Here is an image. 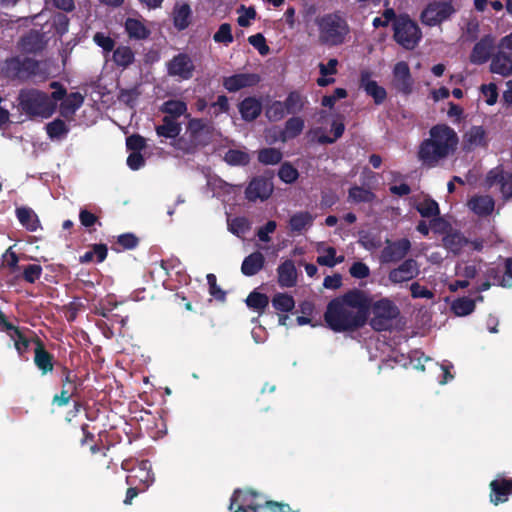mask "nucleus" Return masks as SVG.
Here are the masks:
<instances>
[{
    "label": "nucleus",
    "instance_id": "58",
    "mask_svg": "<svg viewBox=\"0 0 512 512\" xmlns=\"http://www.w3.org/2000/svg\"><path fill=\"white\" fill-rule=\"evenodd\" d=\"M116 244L124 250H132L139 245V238L133 233H124L117 237Z\"/></svg>",
    "mask_w": 512,
    "mask_h": 512
},
{
    "label": "nucleus",
    "instance_id": "35",
    "mask_svg": "<svg viewBox=\"0 0 512 512\" xmlns=\"http://www.w3.org/2000/svg\"><path fill=\"white\" fill-rule=\"evenodd\" d=\"M416 210L424 218H431V225L435 226L436 223L442 222L441 218H436L440 214L438 203L431 198L424 199L422 202L416 205Z\"/></svg>",
    "mask_w": 512,
    "mask_h": 512
},
{
    "label": "nucleus",
    "instance_id": "13",
    "mask_svg": "<svg viewBox=\"0 0 512 512\" xmlns=\"http://www.w3.org/2000/svg\"><path fill=\"white\" fill-rule=\"evenodd\" d=\"M420 273L419 264L413 258L405 259L398 267L388 273V279L393 284H401L416 278Z\"/></svg>",
    "mask_w": 512,
    "mask_h": 512
},
{
    "label": "nucleus",
    "instance_id": "26",
    "mask_svg": "<svg viewBox=\"0 0 512 512\" xmlns=\"http://www.w3.org/2000/svg\"><path fill=\"white\" fill-rule=\"evenodd\" d=\"M490 71L503 77L511 75L512 57L507 55V53L504 51H499L492 57Z\"/></svg>",
    "mask_w": 512,
    "mask_h": 512
},
{
    "label": "nucleus",
    "instance_id": "21",
    "mask_svg": "<svg viewBox=\"0 0 512 512\" xmlns=\"http://www.w3.org/2000/svg\"><path fill=\"white\" fill-rule=\"evenodd\" d=\"M19 47L27 54L39 53L45 47L44 36L39 31L30 30L21 38Z\"/></svg>",
    "mask_w": 512,
    "mask_h": 512
},
{
    "label": "nucleus",
    "instance_id": "55",
    "mask_svg": "<svg viewBox=\"0 0 512 512\" xmlns=\"http://www.w3.org/2000/svg\"><path fill=\"white\" fill-rule=\"evenodd\" d=\"M140 96V91L137 87H133L130 89H121L118 94V100L127 106L133 108L135 106L136 100Z\"/></svg>",
    "mask_w": 512,
    "mask_h": 512
},
{
    "label": "nucleus",
    "instance_id": "50",
    "mask_svg": "<svg viewBox=\"0 0 512 512\" xmlns=\"http://www.w3.org/2000/svg\"><path fill=\"white\" fill-rule=\"evenodd\" d=\"M331 131L333 132V137H330L326 134H321L316 139L317 143H319L321 145L335 143L344 134V131H345L344 123L341 121L340 122L333 121L331 124Z\"/></svg>",
    "mask_w": 512,
    "mask_h": 512
},
{
    "label": "nucleus",
    "instance_id": "60",
    "mask_svg": "<svg viewBox=\"0 0 512 512\" xmlns=\"http://www.w3.org/2000/svg\"><path fill=\"white\" fill-rule=\"evenodd\" d=\"M249 228L250 223L245 217H235L231 223H229V230L237 236L245 234Z\"/></svg>",
    "mask_w": 512,
    "mask_h": 512
},
{
    "label": "nucleus",
    "instance_id": "43",
    "mask_svg": "<svg viewBox=\"0 0 512 512\" xmlns=\"http://www.w3.org/2000/svg\"><path fill=\"white\" fill-rule=\"evenodd\" d=\"M46 133L50 139H62L69 133V127L60 118L54 119L53 121L46 124Z\"/></svg>",
    "mask_w": 512,
    "mask_h": 512
},
{
    "label": "nucleus",
    "instance_id": "27",
    "mask_svg": "<svg viewBox=\"0 0 512 512\" xmlns=\"http://www.w3.org/2000/svg\"><path fill=\"white\" fill-rule=\"evenodd\" d=\"M9 326L10 329H2V331L6 332V334L14 341L15 349L20 356H23L28 352L32 340H30L18 326H15L11 322L9 323Z\"/></svg>",
    "mask_w": 512,
    "mask_h": 512
},
{
    "label": "nucleus",
    "instance_id": "3",
    "mask_svg": "<svg viewBox=\"0 0 512 512\" xmlns=\"http://www.w3.org/2000/svg\"><path fill=\"white\" fill-rule=\"evenodd\" d=\"M318 41L326 47H339L350 37V25L341 11H334L315 19Z\"/></svg>",
    "mask_w": 512,
    "mask_h": 512
},
{
    "label": "nucleus",
    "instance_id": "33",
    "mask_svg": "<svg viewBox=\"0 0 512 512\" xmlns=\"http://www.w3.org/2000/svg\"><path fill=\"white\" fill-rule=\"evenodd\" d=\"M181 130V124L171 117H163L162 124L155 127L156 134L166 139L178 137Z\"/></svg>",
    "mask_w": 512,
    "mask_h": 512
},
{
    "label": "nucleus",
    "instance_id": "36",
    "mask_svg": "<svg viewBox=\"0 0 512 512\" xmlns=\"http://www.w3.org/2000/svg\"><path fill=\"white\" fill-rule=\"evenodd\" d=\"M314 217L308 211L293 214L289 219V229L293 233H301L313 224Z\"/></svg>",
    "mask_w": 512,
    "mask_h": 512
},
{
    "label": "nucleus",
    "instance_id": "47",
    "mask_svg": "<svg viewBox=\"0 0 512 512\" xmlns=\"http://www.w3.org/2000/svg\"><path fill=\"white\" fill-rule=\"evenodd\" d=\"M224 161L231 166H246L250 162V156L245 151L229 149L224 155Z\"/></svg>",
    "mask_w": 512,
    "mask_h": 512
},
{
    "label": "nucleus",
    "instance_id": "12",
    "mask_svg": "<svg viewBox=\"0 0 512 512\" xmlns=\"http://www.w3.org/2000/svg\"><path fill=\"white\" fill-rule=\"evenodd\" d=\"M195 65L187 53H179L167 63L169 76L178 77L181 80H189L193 77Z\"/></svg>",
    "mask_w": 512,
    "mask_h": 512
},
{
    "label": "nucleus",
    "instance_id": "18",
    "mask_svg": "<svg viewBox=\"0 0 512 512\" xmlns=\"http://www.w3.org/2000/svg\"><path fill=\"white\" fill-rule=\"evenodd\" d=\"M273 191L272 184L264 177H254L245 190V196L249 201L257 199L266 200Z\"/></svg>",
    "mask_w": 512,
    "mask_h": 512
},
{
    "label": "nucleus",
    "instance_id": "8",
    "mask_svg": "<svg viewBox=\"0 0 512 512\" xmlns=\"http://www.w3.org/2000/svg\"><path fill=\"white\" fill-rule=\"evenodd\" d=\"M456 9L451 1L433 0L427 4L420 15L421 22L429 27H434L449 20Z\"/></svg>",
    "mask_w": 512,
    "mask_h": 512
},
{
    "label": "nucleus",
    "instance_id": "48",
    "mask_svg": "<svg viewBox=\"0 0 512 512\" xmlns=\"http://www.w3.org/2000/svg\"><path fill=\"white\" fill-rule=\"evenodd\" d=\"M272 306L280 312H290L295 307L293 296L287 293H277L272 298Z\"/></svg>",
    "mask_w": 512,
    "mask_h": 512
},
{
    "label": "nucleus",
    "instance_id": "16",
    "mask_svg": "<svg viewBox=\"0 0 512 512\" xmlns=\"http://www.w3.org/2000/svg\"><path fill=\"white\" fill-rule=\"evenodd\" d=\"M495 48V39L488 34L483 36L473 47L470 54L472 64L481 65L486 63L492 56Z\"/></svg>",
    "mask_w": 512,
    "mask_h": 512
},
{
    "label": "nucleus",
    "instance_id": "30",
    "mask_svg": "<svg viewBox=\"0 0 512 512\" xmlns=\"http://www.w3.org/2000/svg\"><path fill=\"white\" fill-rule=\"evenodd\" d=\"M124 28L129 38L135 40H145L150 36V30L145 24L136 18H127L124 24Z\"/></svg>",
    "mask_w": 512,
    "mask_h": 512
},
{
    "label": "nucleus",
    "instance_id": "40",
    "mask_svg": "<svg viewBox=\"0 0 512 512\" xmlns=\"http://www.w3.org/2000/svg\"><path fill=\"white\" fill-rule=\"evenodd\" d=\"M476 307V300L463 296L455 299L451 304V310L456 316H467L471 314Z\"/></svg>",
    "mask_w": 512,
    "mask_h": 512
},
{
    "label": "nucleus",
    "instance_id": "10",
    "mask_svg": "<svg viewBox=\"0 0 512 512\" xmlns=\"http://www.w3.org/2000/svg\"><path fill=\"white\" fill-rule=\"evenodd\" d=\"M386 246L380 254L381 263H396L405 260L411 249V242L408 238H401L396 241L386 239Z\"/></svg>",
    "mask_w": 512,
    "mask_h": 512
},
{
    "label": "nucleus",
    "instance_id": "51",
    "mask_svg": "<svg viewBox=\"0 0 512 512\" xmlns=\"http://www.w3.org/2000/svg\"><path fill=\"white\" fill-rule=\"evenodd\" d=\"M286 114L283 102L279 100L273 101L265 110V116L270 122H278L282 120Z\"/></svg>",
    "mask_w": 512,
    "mask_h": 512
},
{
    "label": "nucleus",
    "instance_id": "32",
    "mask_svg": "<svg viewBox=\"0 0 512 512\" xmlns=\"http://www.w3.org/2000/svg\"><path fill=\"white\" fill-rule=\"evenodd\" d=\"M84 97L79 92L68 94L60 103V114L65 118H69L82 106Z\"/></svg>",
    "mask_w": 512,
    "mask_h": 512
},
{
    "label": "nucleus",
    "instance_id": "11",
    "mask_svg": "<svg viewBox=\"0 0 512 512\" xmlns=\"http://www.w3.org/2000/svg\"><path fill=\"white\" fill-rule=\"evenodd\" d=\"M187 133L192 143L205 146L213 133L214 127L210 120L203 118H190L187 126Z\"/></svg>",
    "mask_w": 512,
    "mask_h": 512
},
{
    "label": "nucleus",
    "instance_id": "57",
    "mask_svg": "<svg viewBox=\"0 0 512 512\" xmlns=\"http://www.w3.org/2000/svg\"><path fill=\"white\" fill-rule=\"evenodd\" d=\"M230 109L228 98L226 95H219L217 101L211 103L209 113L218 117L222 113H227Z\"/></svg>",
    "mask_w": 512,
    "mask_h": 512
},
{
    "label": "nucleus",
    "instance_id": "31",
    "mask_svg": "<svg viewBox=\"0 0 512 512\" xmlns=\"http://www.w3.org/2000/svg\"><path fill=\"white\" fill-rule=\"evenodd\" d=\"M16 216L20 224L30 232H35L40 227L37 214L29 207L22 206L17 208Z\"/></svg>",
    "mask_w": 512,
    "mask_h": 512
},
{
    "label": "nucleus",
    "instance_id": "41",
    "mask_svg": "<svg viewBox=\"0 0 512 512\" xmlns=\"http://www.w3.org/2000/svg\"><path fill=\"white\" fill-rule=\"evenodd\" d=\"M468 243L467 238H465L460 232L455 231L447 234L443 237V245L446 249L451 251L454 254L460 253L462 248Z\"/></svg>",
    "mask_w": 512,
    "mask_h": 512
},
{
    "label": "nucleus",
    "instance_id": "6",
    "mask_svg": "<svg viewBox=\"0 0 512 512\" xmlns=\"http://www.w3.org/2000/svg\"><path fill=\"white\" fill-rule=\"evenodd\" d=\"M392 27L395 42L407 50H413L422 38L418 24L406 14L399 15Z\"/></svg>",
    "mask_w": 512,
    "mask_h": 512
},
{
    "label": "nucleus",
    "instance_id": "59",
    "mask_svg": "<svg viewBox=\"0 0 512 512\" xmlns=\"http://www.w3.org/2000/svg\"><path fill=\"white\" fill-rule=\"evenodd\" d=\"M480 91L486 98L485 101L488 105L492 106L497 102L499 94L497 85L495 83L491 82L489 84H482Z\"/></svg>",
    "mask_w": 512,
    "mask_h": 512
},
{
    "label": "nucleus",
    "instance_id": "62",
    "mask_svg": "<svg viewBox=\"0 0 512 512\" xmlns=\"http://www.w3.org/2000/svg\"><path fill=\"white\" fill-rule=\"evenodd\" d=\"M348 95L347 90L344 88H336L332 94L322 97L321 105L324 107L332 108L335 103Z\"/></svg>",
    "mask_w": 512,
    "mask_h": 512
},
{
    "label": "nucleus",
    "instance_id": "4",
    "mask_svg": "<svg viewBox=\"0 0 512 512\" xmlns=\"http://www.w3.org/2000/svg\"><path fill=\"white\" fill-rule=\"evenodd\" d=\"M21 111L29 118H50L57 109V104L46 92L35 88L21 89L18 95Z\"/></svg>",
    "mask_w": 512,
    "mask_h": 512
},
{
    "label": "nucleus",
    "instance_id": "44",
    "mask_svg": "<svg viewBox=\"0 0 512 512\" xmlns=\"http://www.w3.org/2000/svg\"><path fill=\"white\" fill-rule=\"evenodd\" d=\"M150 481L149 471L142 467L132 470L126 477L127 485H139L144 490L149 486Z\"/></svg>",
    "mask_w": 512,
    "mask_h": 512
},
{
    "label": "nucleus",
    "instance_id": "14",
    "mask_svg": "<svg viewBox=\"0 0 512 512\" xmlns=\"http://www.w3.org/2000/svg\"><path fill=\"white\" fill-rule=\"evenodd\" d=\"M488 187L498 185L504 199L512 198V173H506L501 166L491 169L486 175Z\"/></svg>",
    "mask_w": 512,
    "mask_h": 512
},
{
    "label": "nucleus",
    "instance_id": "42",
    "mask_svg": "<svg viewBox=\"0 0 512 512\" xmlns=\"http://www.w3.org/2000/svg\"><path fill=\"white\" fill-rule=\"evenodd\" d=\"M376 195L369 189L360 186H352L348 191V200L353 203H371Z\"/></svg>",
    "mask_w": 512,
    "mask_h": 512
},
{
    "label": "nucleus",
    "instance_id": "54",
    "mask_svg": "<svg viewBox=\"0 0 512 512\" xmlns=\"http://www.w3.org/2000/svg\"><path fill=\"white\" fill-rule=\"evenodd\" d=\"M42 267L38 264H29L23 267L22 278L25 282L34 284L41 278Z\"/></svg>",
    "mask_w": 512,
    "mask_h": 512
},
{
    "label": "nucleus",
    "instance_id": "1",
    "mask_svg": "<svg viewBox=\"0 0 512 512\" xmlns=\"http://www.w3.org/2000/svg\"><path fill=\"white\" fill-rule=\"evenodd\" d=\"M370 308L371 298L362 290L352 289L327 304L324 321L334 332H354L367 323Z\"/></svg>",
    "mask_w": 512,
    "mask_h": 512
},
{
    "label": "nucleus",
    "instance_id": "38",
    "mask_svg": "<svg viewBox=\"0 0 512 512\" xmlns=\"http://www.w3.org/2000/svg\"><path fill=\"white\" fill-rule=\"evenodd\" d=\"M283 102L287 114H298L305 107V98L298 91H291Z\"/></svg>",
    "mask_w": 512,
    "mask_h": 512
},
{
    "label": "nucleus",
    "instance_id": "29",
    "mask_svg": "<svg viewBox=\"0 0 512 512\" xmlns=\"http://www.w3.org/2000/svg\"><path fill=\"white\" fill-rule=\"evenodd\" d=\"M305 127L304 119L298 116L289 118L280 132V140L286 142L299 136Z\"/></svg>",
    "mask_w": 512,
    "mask_h": 512
},
{
    "label": "nucleus",
    "instance_id": "23",
    "mask_svg": "<svg viewBox=\"0 0 512 512\" xmlns=\"http://www.w3.org/2000/svg\"><path fill=\"white\" fill-rule=\"evenodd\" d=\"M469 209L479 217H487L495 208V201L489 195H476L468 201Z\"/></svg>",
    "mask_w": 512,
    "mask_h": 512
},
{
    "label": "nucleus",
    "instance_id": "64",
    "mask_svg": "<svg viewBox=\"0 0 512 512\" xmlns=\"http://www.w3.org/2000/svg\"><path fill=\"white\" fill-rule=\"evenodd\" d=\"M485 130L482 126H473L466 134L467 141L472 145H482L485 140Z\"/></svg>",
    "mask_w": 512,
    "mask_h": 512
},
{
    "label": "nucleus",
    "instance_id": "61",
    "mask_svg": "<svg viewBox=\"0 0 512 512\" xmlns=\"http://www.w3.org/2000/svg\"><path fill=\"white\" fill-rule=\"evenodd\" d=\"M248 42L258 50L259 54L265 56L269 53L270 48L266 43V39L261 33H257L248 37Z\"/></svg>",
    "mask_w": 512,
    "mask_h": 512
},
{
    "label": "nucleus",
    "instance_id": "7",
    "mask_svg": "<svg viewBox=\"0 0 512 512\" xmlns=\"http://www.w3.org/2000/svg\"><path fill=\"white\" fill-rule=\"evenodd\" d=\"M39 62L35 59L19 56L11 57L5 60L2 73L4 77L10 80L26 82L38 73Z\"/></svg>",
    "mask_w": 512,
    "mask_h": 512
},
{
    "label": "nucleus",
    "instance_id": "28",
    "mask_svg": "<svg viewBox=\"0 0 512 512\" xmlns=\"http://www.w3.org/2000/svg\"><path fill=\"white\" fill-rule=\"evenodd\" d=\"M187 110L188 107L186 102L178 99H169L163 102L159 107V111L166 114L164 117H171L175 120L183 115L189 117L190 115L187 114Z\"/></svg>",
    "mask_w": 512,
    "mask_h": 512
},
{
    "label": "nucleus",
    "instance_id": "22",
    "mask_svg": "<svg viewBox=\"0 0 512 512\" xmlns=\"http://www.w3.org/2000/svg\"><path fill=\"white\" fill-rule=\"evenodd\" d=\"M238 109L244 121L252 122L261 115L263 108L259 99L249 96L238 104Z\"/></svg>",
    "mask_w": 512,
    "mask_h": 512
},
{
    "label": "nucleus",
    "instance_id": "45",
    "mask_svg": "<svg viewBox=\"0 0 512 512\" xmlns=\"http://www.w3.org/2000/svg\"><path fill=\"white\" fill-rule=\"evenodd\" d=\"M358 243L366 250L372 251L382 246V240L379 233L371 231H360Z\"/></svg>",
    "mask_w": 512,
    "mask_h": 512
},
{
    "label": "nucleus",
    "instance_id": "5",
    "mask_svg": "<svg viewBox=\"0 0 512 512\" xmlns=\"http://www.w3.org/2000/svg\"><path fill=\"white\" fill-rule=\"evenodd\" d=\"M370 326L377 332L390 331L393 321L400 315L398 306L388 298H382L376 302L371 301Z\"/></svg>",
    "mask_w": 512,
    "mask_h": 512
},
{
    "label": "nucleus",
    "instance_id": "49",
    "mask_svg": "<svg viewBox=\"0 0 512 512\" xmlns=\"http://www.w3.org/2000/svg\"><path fill=\"white\" fill-rule=\"evenodd\" d=\"M282 158L283 154L277 148H263L258 152V161L264 165H276Z\"/></svg>",
    "mask_w": 512,
    "mask_h": 512
},
{
    "label": "nucleus",
    "instance_id": "39",
    "mask_svg": "<svg viewBox=\"0 0 512 512\" xmlns=\"http://www.w3.org/2000/svg\"><path fill=\"white\" fill-rule=\"evenodd\" d=\"M60 375L61 388L78 392V389L82 386V381L74 371L62 365L60 367Z\"/></svg>",
    "mask_w": 512,
    "mask_h": 512
},
{
    "label": "nucleus",
    "instance_id": "25",
    "mask_svg": "<svg viewBox=\"0 0 512 512\" xmlns=\"http://www.w3.org/2000/svg\"><path fill=\"white\" fill-rule=\"evenodd\" d=\"M265 266V257L260 251H255L246 256L241 264V272L247 277L259 273Z\"/></svg>",
    "mask_w": 512,
    "mask_h": 512
},
{
    "label": "nucleus",
    "instance_id": "24",
    "mask_svg": "<svg viewBox=\"0 0 512 512\" xmlns=\"http://www.w3.org/2000/svg\"><path fill=\"white\" fill-rule=\"evenodd\" d=\"M278 284L281 287L291 288L297 283V270L293 260L287 259L278 268Z\"/></svg>",
    "mask_w": 512,
    "mask_h": 512
},
{
    "label": "nucleus",
    "instance_id": "20",
    "mask_svg": "<svg viewBox=\"0 0 512 512\" xmlns=\"http://www.w3.org/2000/svg\"><path fill=\"white\" fill-rule=\"evenodd\" d=\"M490 501L494 505H499L508 501L509 496L512 495V478L510 479H495L490 482Z\"/></svg>",
    "mask_w": 512,
    "mask_h": 512
},
{
    "label": "nucleus",
    "instance_id": "34",
    "mask_svg": "<svg viewBox=\"0 0 512 512\" xmlns=\"http://www.w3.org/2000/svg\"><path fill=\"white\" fill-rule=\"evenodd\" d=\"M192 10L188 3L176 5L173 10V24L179 31L186 29L191 23Z\"/></svg>",
    "mask_w": 512,
    "mask_h": 512
},
{
    "label": "nucleus",
    "instance_id": "9",
    "mask_svg": "<svg viewBox=\"0 0 512 512\" xmlns=\"http://www.w3.org/2000/svg\"><path fill=\"white\" fill-rule=\"evenodd\" d=\"M391 85L397 93L403 96H409L413 93L415 80L412 77L410 67L407 62H397L392 70Z\"/></svg>",
    "mask_w": 512,
    "mask_h": 512
},
{
    "label": "nucleus",
    "instance_id": "37",
    "mask_svg": "<svg viewBox=\"0 0 512 512\" xmlns=\"http://www.w3.org/2000/svg\"><path fill=\"white\" fill-rule=\"evenodd\" d=\"M114 63L123 69L128 68L135 61V53L129 46L120 45L113 50Z\"/></svg>",
    "mask_w": 512,
    "mask_h": 512
},
{
    "label": "nucleus",
    "instance_id": "53",
    "mask_svg": "<svg viewBox=\"0 0 512 512\" xmlns=\"http://www.w3.org/2000/svg\"><path fill=\"white\" fill-rule=\"evenodd\" d=\"M216 43L228 45L233 42L232 28L229 23H223L219 26L217 32L213 35Z\"/></svg>",
    "mask_w": 512,
    "mask_h": 512
},
{
    "label": "nucleus",
    "instance_id": "46",
    "mask_svg": "<svg viewBox=\"0 0 512 512\" xmlns=\"http://www.w3.org/2000/svg\"><path fill=\"white\" fill-rule=\"evenodd\" d=\"M246 305L258 313L264 312L269 304V298L266 294L252 291L245 300Z\"/></svg>",
    "mask_w": 512,
    "mask_h": 512
},
{
    "label": "nucleus",
    "instance_id": "15",
    "mask_svg": "<svg viewBox=\"0 0 512 512\" xmlns=\"http://www.w3.org/2000/svg\"><path fill=\"white\" fill-rule=\"evenodd\" d=\"M260 80V76L256 73H237L224 77L222 85L228 92L235 93L241 89L258 85Z\"/></svg>",
    "mask_w": 512,
    "mask_h": 512
},
{
    "label": "nucleus",
    "instance_id": "2",
    "mask_svg": "<svg viewBox=\"0 0 512 512\" xmlns=\"http://www.w3.org/2000/svg\"><path fill=\"white\" fill-rule=\"evenodd\" d=\"M458 142L459 138L453 128L446 124L434 125L429 130V138L419 145L418 160L423 166L434 168L456 151Z\"/></svg>",
    "mask_w": 512,
    "mask_h": 512
},
{
    "label": "nucleus",
    "instance_id": "56",
    "mask_svg": "<svg viewBox=\"0 0 512 512\" xmlns=\"http://www.w3.org/2000/svg\"><path fill=\"white\" fill-rule=\"evenodd\" d=\"M343 259V256L336 258V249L334 247H328L326 254L317 258V263L321 266L334 267L336 264L341 263Z\"/></svg>",
    "mask_w": 512,
    "mask_h": 512
},
{
    "label": "nucleus",
    "instance_id": "17",
    "mask_svg": "<svg viewBox=\"0 0 512 512\" xmlns=\"http://www.w3.org/2000/svg\"><path fill=\"white\" fill-rule=\"evenodd\" d=\"M372 73L368 70L361 71L359 86L365 93L373 98L376 105L382 104L387 98V92L377 81L372 80Z\"/></svg>",
    "mask_w": 512,
    "mask_h": 512
},
{
    "label": "nucleus",
    "instance_id": "63",
    "mask_svg": "<svg viewBox=\"0 0 512 512\" xmlns=\"http://www.w3.org/2000/svg\"><path fill=\"white\" fill-rule=\"evenodd\" d=\"M126 147L131 152H141L146 148V139L139 134H133L126 138Z\"/></svg>",
    "mask_w": 512,
    "mask_h": 512
},
{
    "label": "nucleus",
    "instance_id": "19",
    "mask_svg": "<svg viewBox=\"0 0 512 512\" xmlns=\"http://www.w3.org/2000/svg\"><path fill=\"white\" fill-rule=\"evenodd\" d=\"M33 342L36 344L34 350V363L36 367L41 371L42 375L51 373L54 369V356L45 349L41 339L35 337Z\"/></svg>",
    "mask_w": 512,
    "mask_h": 512
},
{
    "label": "nucleus",
    "instance_id": "52",
    "mask_svg": "<svg viewBox=\"0 0 512 512\" xmlns=\"http://www.w3.org/2000/svg\"><path fill=\"white\" fill-rule=\"evenodd\" d=\"M278 176L284 183L293 184L298 179L299 172L290 162H284L280 166Z\"/></svg>",
    "mask_w": 512,
    "mask_h": 512
}]
</instances>
